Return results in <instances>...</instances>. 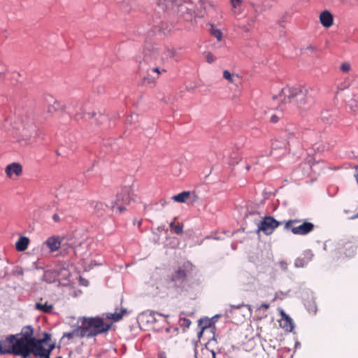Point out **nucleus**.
<instances>
[{
    "mask_svg": "<svg viewBox=\"0 0 358 358\" xmlns=\"http://www.w3.org/2000/svg\"><path fill=\"white\" fill-rule=\"evenodd\" d=\"M36 132L35 127L34 125H31L29 129V134L24 133L23 135L26 138H28L31 137L33 134H34Z\"/></svg>",
    "mask_w": 358,
    "mask_h": 358,
    "instance_id": "33",
    "label": "nucleus"
},
{
    "mask_svg": "<svg viewBox=\"0 0 358 358\" xmlns=\"http://www.w3.org/2000/svg\"><path fill=\"white\" fill-rule=\"evenodd\" d=\"M15 338H14V348H13V351L14 352V355L15 356H21L24 358L28 357L31 355V343L29 341L22 339V338H19L16 336Z\"/></svg>",
    "mask_w": 358,
    "mask_h": 358,
    "instance_id": "6",
    "label": "nucleus"
},
{
    "mask_svg": "<svg viewBox=\"0 0 358 358\" xmlns=\"http://www.w3.org/2000/svg\"><path fill=\"white\" fill-rule=\"evenodd\" d=\"M303 256V258H305V259L308 263L312 259L313 254L312 253L311 250H306L305 251Z\"/></svg>",
    "mask_w": 358,
    "mask_h": 358,
    "instance_id": "31",
    "label": "nucleus"
},
{
    "mask_svg": "<svg viewBox=\"0 0 358 358\" xmlns=\"http://www.w3.org/2000/svg\"><path fill=\"white\" fill-rule=\"evenodd\" d=\"M52 220H53L55 222H59V220H60V217H59V215H58V214H56V213H55V214H54V215H52Z\"/></svg>",
    "mask_w": 358,
    "mask_h": 358,
    "instance_id": "43",
    "label": "nucleus"
},
{
    "mask_svg": "<svg viewBox=\"0 0 358 358\" xmlns=\"http://www.w3.org/2000/svg\"><path fill=\"white\" fill-rule=\"evenodd\" d=\"M60 275H62L64 278H66L69 275V272L64 268L47 270L44 272L42 279L43 281L48 283H52L54 282Z\"/></svg>",
    "mask_w": 358,
    "mask_h": 358,
    "instance_id": "8",
    "label": "nucleus"
},
{
    "mask_svg": "<svg viewBox=\"0 0 358 358\" xmlns=\"http://www.w3.org/2000/svg\"><path fill=\"white\" fill-rule=\"evenodd\" d=\"M41 339H35L31 344V354L39 358H50V352L55 348L54 343H51V335L48 333L43 334Z\"/></svg>",
    "mask_w": 358,
    "mask_h": 358,
    "instance_id": "3",
    "label": "nucleus"
},
{
    "mask_svg": "<svg viewBox=\"0 0 358 358\" xmlns=\"http://www.w3.org/2000/svg\"><path fill=\"white\" fill-rule=\"evenodd\" d=\"M223 78L230 83H235L239 78V76L238 74L231 73L228 70H224L223 71Z\"/></svg>",
    "mask_w": 358,
    "mask_h": 358,
    "instance_id": "21",
    "label": "nucleus"
},
{
    "mask_svg": "<svg viewBox=\"0 0 358 358\" xmlns=\"http://www.w3.org/2000/svg\"><path fill=\"white\" fill-rule=\"evenodd\" d=\"M210 34L215 36L218 41H220L222 38V31L216 29L213 24H210V29L209 30Z\"/></svg>",
    "mask_w": 358,
    "mask_h": 358,
    "instance_id": "24",
    "label": "nucleus"
},
{
    "mask_svg": "<svg viewBox=\"0 0 358 358\" xmlns=\"http://www.w3.org/2000/svg\"><path fill=\"white\" fill-rule=\"evenodd\" d=\"M283 315L285 316V324L283 325V327L285 328L287 331H291L293 329L292 320L287 315H285V313H283Z\"/></svg>",
    "mask_w": 358,
    "mask_h": 358,
    "instance_id": "26",
    "label": "nucleus"
},
{
    "mask_svg": "<svg viewBox=\"0 0 358 358\" xmlns=\"http://www.w3.org/2000/svg\"><path fill=\"white\" fill-rule=\"evenodd\" d=\"M153 2L157 6H161L163 9L166 7L165 0H153Z\"/></svg>",
    "mask_w": 358,
    "mask_h": 358,
    "instance_id": "35",
    "label": "nucleus"
},
{
    "mask_svg": "<svg viewBox=\"0 0 358 358\" xmlns=\"http://www.w3.org/2000/svg\"><path fill=\"white\" fill-rule=\"evenodd\" d=\"M80 112H77V113H76V117H78L79 115H80V117H81V118H85V120H87V117H86V116H85H85H83V115H82V113L84 112V110H83V109H82V108H80Z\"/></svg>",
    "mask_w": 358,
    "mask_h": 358,
    "instance_id": "42",
    "label": "nucleus"
},
{
    "mask_svg": "<svg viewBox=\"0 0 358 358\" xmlns=\"http://www.w3.org/2000/svg\"><path fill=\"white\" fill-rule=\"evenodd\" d=\"M355 178L358 183V165L355 167Z\"/></svg>",
    "mask_w": 358,
    "mask_h": 358,
    "instance_id": "44",
    "label": "nucleus"
},
{
    "mask_svg": "<svg viewBox=\"0 0 358 358\" xmlns=\"http://www.w3.org/2000/svg\"><path fill=\"white\" fill-rule=\"evenodd\" d=\"M279 265H280V267L281 268L282 270L283 271H287V264L286 262L285 261H281L279 262Z\"/></svg>",
    "mask_w": 358,
    "mask_h": 358,
    "instance_id": "38",
    "label": "nucleus"
},
{
    "mask_svg": "<svg viewBox=\"0 0 358 358\" xmlns=\"http://www.w3.org/2000/svg\"><path fill=\"white\" fill-rule=\"evenodd\" d=\"M169 227H170L171 229L173 230V228L176 227V224L173 222H171L169 224Z\"/></svg>",
    "mask_w": 358,
    "mask_h": 358,
    "instance_id": "47",
    "label": "nucleus"
},
{
    "mask_svg": "<svg viewBox=\"0 0 358 358\" xmlns=\"http://www.w3.org/2000/svg\"><path fill=\"white\" fill-rule=\"evenodd\" d=\"M34 329L31 326L24 327L22 329L21 333L15 336L22 338V339L33 342L36 338L33 337Z\"/></svg>",
    "mask_w": 358,
    "mask_h": 358,
    "instance_id": "11",
    "label": "nucleus"
},
{
    "mask_svg": "<svg viewBox=\"0 0 358 358\" xmlns=\"http://www.w3.org/2000/svg\"><path fill=\"white\" fill-rule=\"evenodd\" d=\"M36 308L37 310H41L43 313H50L52 309V305L48 304V303H37L36 304Z\"/></svg>",
    "mask_w": 358,
    "mask_h": 358,
    "instance_id": "23",
    "label": "nucleus"
},
{
    "mask_svg": "<svg viewBox=\"0 0 358 358\" xmlns=\"http://www.w3.org/2000/svg\"><path fill=\"white\" fill-rule=\"evenodd\" d=\"M347 106L355 115H358V95H354L347 101Z\"/></svg>",
    "mask_w": 358,
    "mask_h": 358,
    "instance_id": "16",
    "label": "nucleus"
},
{
    "mask_svg": "<svg viewBox=\"0 0 358 358\" xmlns=\"http://www.w3.org/2000/svg\"><path fill=\"white\" fill-rule=\"evenodd\" d=\"M149 315L152 317L153 320H156V318H155L156 315L164 316V315H162L158 312H156V311H150ZM164 317H167V315H164Z\"/></svg>",
    "mask_w": 358,
    "mask_h": 358,
    "instance_id": "36",
    "label": "nucleus"
},
{
    "mask_svg": "<svg viewBox=\"0 0 358 358\" xmlns=\"http://www.w3.org/2000/svg\"><path fill=\"white\" fill-rule=\"evenodd\" d=\"M156 78L155 77H153L152 80H151L149 78H148V83H150L152 81H153L154 79H155Z\"/></svg>",
    "mask_w": 358,
    "mask_h": 358,
    "instance_id": "50",
    "label": "nucleus"
},
{
    "mask_svg": "<svg viewBox=\"0 0 358 358\" xmlns=\"http://www.w3.org/2000/svg\"><path fill=\"white\" fill-rule=\"evenodd\" d=\"M81 327L85 337L90 338L108 331L111 325L105 324L103 320L100 317H83Z\"/></svg>",
    "mask_w": 358,
    "mask_h": 358,
    "instance_id": "2",
    "label": "nucleus"
},
{
    "mask_svg": "<svg viewBox=\"0 0 358 358\" xmlns=\"http://www.w3.org/2000/svg\"><path fill=\"white\" fill-rule=\"evenodd\" d=\"M148 53H147V52H145V57H148Z\"/></svg>",
    "mask_w": 358,
    "mask_h": 358,
    "instance_id": "52",
    "label": "nucleus"
},
{
    "mask_svg": "<svg viewBox=\"0 0 358 358\" xmlns=\"http://www.w3.org/2000/svg\"><path fill=\"white\" fill-rule=\"evenodd\" d=\"M5 172L10 178L13 176L18 177L22 173V166L20 163L13 162L6 166Z\"/></svg>",
    "mask_w": 358,
    "mask_h": 358,
    "instance_id": "10",
    "label": "nucleus"
},
{
    "mask_svg": "<svg viewBox=\"0 0 358 358\" xmlns=\"http://www.w3.org/2000/svg\"><path fill=\"white\" fill-rule=\"evenodd\" d=\"M153 2L157 6H161L163 9L166 7L165 0H153Z\"/></svg>",
    "mask_w": 358,
    "mask_h": 358,
    "instance_id": "34",
    "label": "nucleus"
},
{
    "mask_svg": "<svg viewBox=\"0 0 358 358\" xmlns=\"http://www.w3.org/2000/svg\"><path fill=\"white\" fill-rule=\"evenodd\" d=\"M358 217V213L355 215H354L352 219H355V218H357Z\"/></svg>",
    "mask_w": 358,
    "mask_h": 358,
    "instance_id": "51",
    "label": "nucleus"
},
{
    "mask_svg": "<svg viewBox=\"0 0 358 358\" xmlns=\"http://www.w3.org/2000/svg\"><path fill=\"white\" fill-rule=\"evenodd\" d=\"M182 325L186 326L187 327L191 324V321L189 319L183 318V319H182Z\"/></svg>",
    "mask_w": 358,
    "mask_h": 358,
    "instance_id": "40",
    "label": "nucleus"
},
{
    "mask_svg": "<svg viewBox=\"0 0 358 358\" xmlns=\"http://www.w3.org/2000/svg\"><path fill=\"white\" fill-rule=\"evenodd\" d=\"M299 222L300 220L296 219L289 220L285 222V229H290L294 234L296 235H306L313 230L314 224L309 222H304L299 226L292 227L293 224Z\"/></svg>",
    "mask_w": 358,
    "mask_h": 358,
    "instance_id": "5",
    "label": "nucleus"
},
{
    "mask_svg": "<svg viewBox=\"0 0 358 358\" xmlns=\"http://www.w3.org/2000/svg\"><path fill=\"white\" fill-rule=\"evenodd\" d=\"M199 5L201 10H199L198 15L201 17H203L210 8L213 7V5L208 0H199Z\"/></svg>",
    "mask_w": 358,
    "mask_h": 358,
    "instance_id": "15",
    "label": "nucleus"
},
{
    "mask_svg": "<svg viewBox=\"0 0 358 358\" xmlns=\"http://www.w3.org/2000/svg\"><path fill=\"white\" fill-rule=\"evenodd\" d=\"M327 113H328V112H327V111H323V112L322 113V119L324 121H325V122H327V123H329V117H327Z\"/></svg>",
    "mask_w": 358,
    "mask_h": 358,
    "instance_id": "39",
    "label": "nucleus"
},
{
    "mask_svg": "<svg viewBox=\"0 0 358 358\" xmlns=\"http://www.w3.org/2000/svg\"><path fill=\"white\" fill-rule=\"evenodd\" d=\"M187 273L185 269L179 268L171 276V281L176 285L183 282L186 278Z\"/></svg>",
    "mask_w": 358,
    "mask_h": 358,
    "instance_id": "14",
    "label": "nucleus"
},
{
    "mask_svg": "<svg viewBox=\"0 0 358 358\" xmlns=\"http://www.w3.org/2000/svg\"><path fill=\"white\" fill-rule=\"evenodd\" d=\"M189 192H182L177 195L173 196L172 199L178 203H184L189 198Z\"/></svg>",
    "mask_w": 358,
    "mask_h": 358,
    "instance_id": "20",
    "label": "nucleus"
},
{
    "mask_svg": "<svg viewBox=\"0 0 358 358\" xmlns=\"http://www.w3.org/2000/svg\"><path fill=\"white\" fill-rule=\"evenodd\" d=\"M321 24L324 27H329L333 24V15L328 10H324L320 15Z\"/></svg>",
    "mask_w": 358,
    "mask_h": 358,
    "instance_id": "13",
    "label": "nucleus"
},
{
    "mask_svg": "<svg viewBox=\"0 0 358 358\" xmlns=\"http://www.w3.org/2000/svg\"><path fill=\"white\" fill-rule=\"evenodd\" d=\"M151 72H155V73H157V76H158V75L159 74V70L158 68H152L150 70Z\"/></svg>",
    "mask_w": 358,
    "mask_h": 358,
    "instance_id": "45",
    "label": "nucleus"
},
{
    "mask_svg": "<svg viewBox=\"0 0 358 358\" xmlns=\"http://www.w3.org/2000/svg\"><path fill=\"white\" fill-rule=\"evenodd\" d=\"M278 120L279 117L275 115H273L270 118L271 122L273 123H276L278 121Z\"/></svg>",
    "mask_w": 358,
    "mask_h": 358,
    "instance_id": "41",
    "label": "nucleus"
},
{
    "mask_svg": "<svg viewBox=\"0 0 358 358\" xmlns=\"http://www.w3.org/2000/svg\"><path fill=\"white\" fill-rule=\"evenodd\" d=\"M14 335H10L6 337L4 340L0 341V354L6 355L10 354L14 355L13 348H14Z\"/></svg>",
    "mask_w": 358,
    "mask_h": 358,
    "instance_id": "9",
    "label": "nucleus"
},
{
    "mask_svg": "<svg viewBox=\"0 0 358 358\" xmlns=\"http://www.w3.org/2000/svg\"><path fill=\"white\" fill-rule=\"evenodd\" d=\"M313 90L305 86L287 87L282 89V101L294 103L300 109H307L314 103Z\"/></svg>",
    "mask_w": 358,
    "mask_h": 358,
    "instance_id": "1",
    "label": "nucleus"
},
{
    "mask_svg": "<svg viewBox=\"0 0 358 358\" xmlns=\"http://www.w3.org/2000/svg\"><path fill=\"white\" fill-rule=\"evenodd\" d=\"M206 62L209 64L214 62L216 60V57L211 52L205 53Z\"/></svg>",
    "mask_w": 358,
    "mask_h": 358,
    "instance_id": "29",
    "label": "nucleus"
},
{
    "mask_svg": "<svg viewBox=\"0 0 358 358\" xmlns=\"http://www.w3.org/2000/svg\"><path fill=\"white\" fill-rule=\"evenodd\" d=\"M134 194L130 187H124L122 192L117 195L116 199L111 202L110 209L114 210L115 208L119 213L125 210V206L129 205L134 201Z\"/></svg>",
    "mask_w": 358,
    "mask_h": 358,
    "instance_id": "4",
    "label": "nucleus"
},
{
    "mask_svg": "<svg viewBox=\"0 0 358 358\" xmlns=\"http://www.w3.org/2000/svg\"><path fill=\"white\" fill-rule=\"evenodd\" d=\"M308 264L303 257H298L294 262V266L297 268L303 267Z\"/></svg>",
    "mask_w": 358,
    "mask_h": 358,
    "instance_id": "27",
    "label": "nucleus"
},
{
    "mask_svg": "<svg viewBox=\"0 0 358 358\" xmlns=\"http://www.w3.org/2000/svg\"><path fill=\"white\" fill-rule=\"evenodd\" d=\"M63 336L67 337L69 339H71L75 336L80 338L85 337V332H83V329H82L81 325L76 328V329H74L73 331L64 334Z\"/></svg>",
    "mask_w": 358,
    "mask_h": 358,
    "instance_id": "19",
    "label": "nucleus"
},
{
    "mask_svg": "<svg viewBox=\"0 0 358 358\" xmlns=\"http://www.w3.org/2000/svg\"><path fill=\"white\" fill-rule=\"evenodd\" d=\"M340 69L344 73H348L351 69V65L348 62H344L341 65Z\"/></svg>",
    "mask_w": 358,
    "mask_h": 358,
    "instance_id": "30",
    "label": "nucleus"
},
{
    "mask_svg": "<svg viewBox=\"0 0 358 358\" xmlns=\"http://www.w3.org/2000/svg\"><path fill=\"white\" fill-rule=\"evenodd\" d=\"M92 206L94 208L95 213L98 215H102L107 208H110V206L101 201L92 202Z\"/></svg>",
    "mask_w": 358,
    "mask_h": 358,
    "instance_id": "18",
    "label": "nucleus"
},
{
    "mask_svg": "<svg viewBox=\"0 0 358 358\" xmlns=\"http://www.w3.org/2000/svg\"><path fill=\"white\" fill-rule=\"evenodd\" d=\"M262 308H264L265 309H268L269 308V305L268 304H266V303H264L261 306Z\"/></svg>",
    "mask_w": 358,
    "mask_h": 358,
    "instance_id": "48",
    "label": "nucleus"
},
{
    "mask_svg": "<svg viewBox=\"0 0 358 358\" xmlns=\"http://www.w3.org/2000/svg\"><path fill=\"white\" fill-rule=\"evenodd\" d=\"M45 244L51 252H55L59 248L61 241L58 236H51L45 241Z\"/></svg>",
    "mask_w": 358,
    "mask_h": 358,
    "instance_id": "12",
    "label": "nucleus"
},
{
    "mask_svg": "<svg viewBox=\"0 0 358 358\" xmlns=\"http://www.w3.org/2000/svg\"><path fill=\"white\" fill-rule=\"evenodd\" d=\"M173 231L176 234H182V225L181 224H177L173 228Z\"/></svg>",
    "mask_w": 358,
    "mask_h": 358,
    "instance_id": "32",
    "label": "nucleus"
},
{
    "mask_svg": "<svg viewBox=\"0 0 358 358\" xmlns=\"http://www.w3.org/2000/svg\"><path fill=\"white\" fill-rule=\"evenodd\" d=\"M59 358H61V357H59Z\"/></svg>",
    "mask_w": 358,
    "mask_h": 358,
    "instance_id": "53",
    "label": "nucleus"
},
{
    "mask_svg": "<svg viewBox=\"0 0 358 358\" xmlns=\"http://www.w3.org/2000/svg\"><path fill=\"white\" fill-rule=\"evenodd\" d=\"M299 136H296L294 133H289L287 136V143L289 145H294L299 143Z\"/></svg>",
    "mask_w": 358,
    "mask_h": 358,
    "instance_id": "25",
    "label": "nucleus"
},
{
    "mask_svg": "<svg viewBox=\"0 0 358 358\" xmlns=\"http://www.w3.org/2000/svg\"><path fill=\"white\" fill-rule=\"evenodd\" d=\"M316 310H317V308H316L315 307H314V308L311 310V311H312L313 313H316Z\"/></svg>",
    "mask_w": 358,
    "mask_h": 358,
    "instance_id": "49",
    "label": "nucleus"
},
{
    "mask_svg": "<svg viewBox=\"0 0 358 358\" xmlns=\"http://www.w3.org/2000/svg\"><path fill=\"white\" fill-rule=\"evenodd\" d=\"M243 306H245V304H244V303H240V304H238V305H231V306H230V310H229V311H230V312H231V310H232L233 309H234V308H235V309H240L241 308H242V307H243Z\"/></svg>",
    "mask_w": 358,
    "mask_h": 358,
    "instance_id": "37",
    "label": "nucleus"
},
{
    "mask_svg": "<svg viewBox=\"0 0 358 358\" xmlns=\"http://www.w3.org/2000/svg\"><path fill=\"white\" fill-rule=\"evenodd\" d=\"M281 224L282 222L275 220L273 217H265L259 224L258 231H263L266 235H270Z\"/></svg>",
    "mask_w": 358,
    "mask_h": 358,
    "instance_id": "7",
    "label": "nucleus"
},
{
    "mask_svg": "<svg viewBox=\"0 0 358 358\" xmlns=\"http://www.w3.org/2000/svg\"><path fill=\"white\" fill-rule=\"evenodd\" d=\"M29 240L26 236H21L15 243L16 250L19 252L24 251L29 245Z\"/></svg>",
    "mask_w": 358,
    "mask_h": 358,
    "instance_id": "17",
    "label": "nucleus"
},
{
    "mask_svg": "<svg viewBox=\"0 0 358 358\" xmlns=\"http://www.w3.org/2000/svg\"><path fill=\"white\" fill-rule=\"evenodd\" d=\"M87 115L88 116V118L90 119V118L94 117L96 115V113H94V112L93 113H88Z\"/></svg>",
    "mask_w": 358,
    "mask_h": 358,
    "instance_id": "46",
    "label": "nucleus"
},
{
    "mask_svg": "<svg viewBox=\"0 0 358 358\" xmlns=\"http://www.w3.org/2000/svg\"><path fill=\"white\" fill-rule=\"evenodd\" d=\"M126 312V309H122L121 311L119 313L115 312L114 313H108L106 315V317L113 320L115 322H117L122 318L123 315Z\"/></svg>",
    "mask_w": 358,
    "mask_h": 358,
    "instance_id": "22",
    "label": "nucleus"
},
{
    "mask_svg": "<svg viewBox=\"0 0 358 358\" xmlns=\"http://www.w3.org/2000/svg\"><path fill=\"white\" fill-rule=\"evenodd\" d=\"M243 0H230L233 11L236 12V9L241 5Z\"/></svg>",
    "mask_w": 358,
    "mask_h": 358,
    "instance_id": "28",
    "label": "nucleus"
}]
</instances>
